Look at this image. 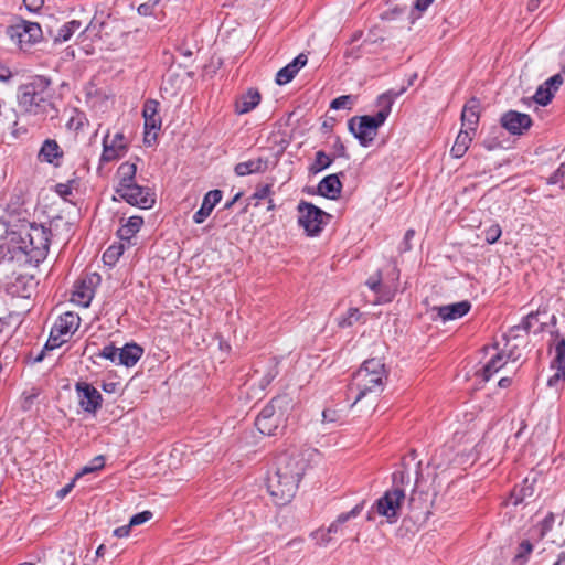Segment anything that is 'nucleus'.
I'll return each instance as SVG.
<instances>
[{
  "label": "nucleus",
  "mask_w": 565,
  "mask_h": 565,
  "mask_svg": "<svg viewBox=\"0 0 565 565\" xmlns=\"http://www.w3.org/2000/svg\"><path fill=\"white\" fill-rule=\"evenodd\" d=\"M316 455V450L306 449L282 454L277 458L276 470L267 479V489L277 504H286L294 498Z\"/></svg>",
  "instance_id": "f257e3e1"
},
{
  "label": "nucleus",
  "mask_w": 565,
  "mask_h": 565,
  "mask_svg": "<svg viewBox=\"0 0 565 565\" xmlns=\"http://www.w3.org/2000/svg\"><path fill=\"white\" fill-rule=\"evenodd\" d=\"M54 90L50 77L31 76L18 88V105L21 111L41 119L54 118L57 109L53 103Z\"/></svg>",
  "instance_id": "f03ea898"
},
{
  "label": "nucleus",
  "mask_w": 565,
  "mask_h": 565,
  "mask_svg": "<svg viewBox=\"0 0 565 565\" xmlns=\"http://www.w3.org/2000/svg\"><path fill=\"white\" fill-rule=\"evenodd\" d=\"M9 252L12 257L18 254L24 257V263H40L49 252L50 231L43 225L22 223L18 230L8 231Z\"/></svg>",
  "instance_id": "7ed1b4c3"
},
{
  "label": "nucleus",
  "mask_w": 565,
  "mask_h": 565,
  "mask_svg": "<svg viewBox=\"0 0 565 565\" xmlns=\"http://www.w3.org/2000/svg\"><path fill=\"white\" fill-rule=\"evenodd\" d=\"M404 92L405 88H402L397 93L387 92L381 95L377 99L381 109L374 116H355L348 121L349 130L359 140L361 146L369 147L373 142L379 128L385 122L391 113L394 98L398 97Z\"/></svg>",
  "instance_id": "20e7f679"
},
{
  "label": "nucleus",
  "mask_w": 565,
  "mask_h": 565,
  "mask_svg": "<svg viewBox=\"0 0 565 565\" xmlns=\"http://www.w3.org/2000/svg\"><path fill=\"white\" fill-rule=\"evenodd\" d=\"M387 380V371L381 359L372 358L365 360L354 373L349 385V395L353 396L355 405L369 393H381Z\"/></svg>",
  "instance_id": "39448f33"
},
{
  "label": "nucleus",
  "mask_w": 565,
  "mask_h": 565,
  "mask_svg": "<svg viewBox=\"0 0 565 565\" xmlns=\"http://www.w3.org/2000/svg\"><path fill=\"white\" fill-rule=\"evenodd\" d=\"M79 323L81 318L77 313L67 311L61 315L54 322L43 350L34 358V362H41L47 351L57 349L67 342L78 329Z\"/></svg>",
  "instance_id": "423d86ee"
},
{
  "label": "nucleus",
  "mask_w": 565,
  "mask_h": 565,
  "mask_svg": "<svg viewBox=\"0 0 565 565\" xmlns=\"http://www.w3.org/2000/svg\"><path fill=\"white\" fill-rule=\"evenodd\" d=\"M288 402L284 397L273 398L259 413L255 420L257 429L268 436H274L284 427L285 409Z\"/></svg>",
  "instance_id": "0eeeda50"
},
{
  "label": "nucleus",
  "mask_w": 565,
  "mask_h": 565,
  "mask_svg": "<svg viewBox=\"0 0 565 565\" xmlns=\"http://www.w3.org/2000/svg\"><path fill=\"white\" fill-rule=\"evenodd\" d=\"M10 40L23 51L40 42L43 32L39 23L26 20H18L7 29Z\"/></svg>",
  "instance_id": "6e6552de"
},
{
  "label": "nucleus",
  "mask_w": 565,
  "mask_h": 565,
  "mask_svg": "<svg viewBox=\"0 0 565 565\" xmlns=\"http://www.w3.org/2000/svg\"><path fill=\"white\" fill-rule=\"evenodd\" d=\"M298 213V223L309 236L318 235L330 218L328 213L305 201L299 203Z\"/></svg>",
  "instance_id": "1a4fd4ad"
},
{
  "label": "nucleus",
  "mask_w": 565,
  "mask_h": 565,
  "mask_svg": "<svg viewBox=\"0 0 565 565\" xmlns=\"http://www.w3.org/2000/svg\"><path fill=\"white\" fill-rule=\"evenodd\" d=\"M404 499V490L398 487H394L393 489L385 491V493L376 500L373 505V510L377 514L386 518L387 522L394 523L399 516V510Z\"/></svg>",
  "instance_id": "9d476101"
},
{
  "label": "nucleus",
  "mask_w": 565,
  "mask_h": 565,
  "mask_svg": "<svg viewBox=\"0 0 565 565\" xmlns=\"http://www.w3.org/2000/svg\"><path fill=\"white\" fill-rule=\"evenodd\" d=\"M118 195L127 203L140 209H151L156 202V195L150 188L134 183L127 189L118 193Z\"/></svg>",
  "instance_id": "9b49d317"
},
{
  "label": "nucleus",
  "mask_w": 565,
  "mask_h": 565,
  "mask_svg": "<svg viewBox=\"0 0 565 565\" xmlns=\"http://www.w3.org/2000/svg\"><path fill=\"white\" fill-rule=\"evenodd\" d=\"M159 103L157 100H147L143 106L145 119V142L150 145L157 139L158 131L161 128V118L158 114Z\"/></svg>",
  "instance_id": "f8f14e48"
},
{
  "label": "nucleus",
  "mask_w": 565,
  "mask_h": 565,
  "mask_svg": "<svg viewBox=\"0 0 565 565\" xmlns=\"http://www.w3.org/2000/svg\"><path fill=\"white\" fill-rule=\"evenodd\" d=\"M79 406L87 413L95 414L102 406V394L89 383H76Z\"/></svg>",
  "instance_id": "ddd939ff"
},
{
  "label": "nucleus",
  "mask_w": 565,
  "mask_h": 565,
  "mask_svg": "<svg viewBox=\"0 0 565 565\" xmlns=\"http://www.w3.org/2000/svg\"><path fill=\"white\" fill-rule=\"evenodd\" d=\"M125 137L121 132H116L111 138L107 134L103 139V153L100 160L110 162L119 159L126 151Z\"/></svg>",
  "instance_id": "4468645a"
},
{
  "label": "nucleus",
  "mask_w": 565,
  "mask_h": 565,
  "mask_svg": "<svg viewBox=\"0 0 565 565\" xmlns=\"http://www.w3.org/2000/svg\"><path fill=\"white\" fill-rule=\"evenodd\" d=\"M501 124L510 134L521 135L531 127L532 119L526 114L509 110L501 117Z\"/></svg>",
  "instance_id": "2eb2a0df"
},
{
  "label": "nucleus",
  "mask_w": 565,
  "mask_h": 565,
  "mask_svg": "<svg viewBox=\"0 0 565 565\" xmlns=\"http://www.w3.org/2000/svg\"><path fill=\"white\" fill-rule=\"evenodd\" d=\"M471 309V303L468 300H462L455 303L445 306L433 307L431 311H436L437 316L444 321H451L459 319L467 315Z\"/></svg>",
  "instance_id": "dca6fc26"
},
{
  "label": "nucleus",
  "mask_w": 565,
  "mask_h": 565,
  "mask_svg": "<svg viewBox=\"0 0 565 565\" xmlns=\"http://www.w3.org/2000/svg\"><path fill=\"white\" fill-rule=\"evenodd\" d=\"M556 356L552 362V369H555L556 372L552 375L547 385L551 387L557 386L558 382L565 381V339L562 338L555 345Z\"/></svg>",
  "instance_id": "f3484780"
},
{
  "label": "nucleus",
  "mask_w": 565,
  "mask_h": 565,
  "mask_svg": "<svg viewBox=\"0 0 565 565\" xmlns=\"http://www.w3.org/2000/svg\"><path fill=\"white\" fill-rule=\"evenodd\" d=\"M308 57L306 54L300 53L289 64L280 68L276 74V83L278 85L288 84L294 79L298 72L307 64Z\"/></svg>",
  "instance_id": "a211bd4d"
},
{
  "label": "nucleus",
  "mask_w": 565,
  "mask_h": 565,
  "mask_svg": "<svg viewBox=\"0 0 565 565\" xmlns=\"http://www.w3.org/2000/svg\"><path fill=\"white\" fill-rule=\"evenodd\" d=\"M223 193L221 190H211L204 198L201 207L193 215L195 224H202L212 213L213 209L222 200Z\"/></svg>",
  "instance_id": "6ab92c4d"
},
{
  "label": "nucleus",
  "mask_w": 565,
  "mask_h": 565,
  "mask_svg": "<svg viewBox=\"0 0 565 565\" xmlns=\"http://www.w3.org/2000/svg\"><path fill=\"white\" fill-rule=\"evenodd\" d=\"M269 166L268 158H252L247 161L239 162L235 166L234 172L238 177H246L254 173H264Z\"/></svg>",
  "instance_id": "aec40b11"
},
{
  "label": "nucleus",
  "mask_w": 565,
  "mask_h": 565,
  "mask_svg": "<svg viewBox=\"0 0 565 565\" xmlns=\"http://www.w3.org/2000/svg\"><path fill=\"white\" fill-rule=\"evenodd\" d=\"M143 349L136 343H128L117 350V365L134 366L142 356Z\"/></svg>",
  "instance_id": "412c9836"
},
{
  "label": "nucleus",
  "mask_w": 565,
  "mask_h": 565,
  "mask_svg": "<svg viewBox=\"0 0 565 565\" xmlns=\"http://www.w3.org/2000/svg\"><path fill=\"white\" fill-rule=\"evenodd\" d=\"M367 287L377 295V302H388L392 300L396 286L382 282L381 275L371 276L366 281Z\"/></svg>",
  "instance_id": "4be33fe9"
},
{
  "label": "nucleus",
  "mask_w": 565,
  "mask_h": 565,
  "mask_svg": "<svg viewBox=\"0 0 565 565\" xmlns=\"http://www.w3.org/2000/svg\"><path fill=\"white\" fill-rule=\"evenodd\" d=\"M94 297L93 279L78 281L72 294V301L82 307H88Z\"/></svg>",
  "instance_id": "5701e85b"
},
{
  "label": "nucleus",
  "mask_w": 565,
  "mask_h": 565,
  "mask_svg": "<svg viewBox=\"0 0 565 565\" xmlns=\"http://www.w3.org/2000/svg\"><path fill=\"white\" fill-rule=\"evenodd\" d=\"M479 109L480 103L477 98H471L467 102L461 113L462 126L466 127L465 130L475 132L479 121Z\"/></svg>",
  "instance_id": "b1692460"
},
{
  "label": "nucleus",
  "mask_w": 565,
  "mask_h": 565,
  "mask_svg": "<svg viewBox=\"0 0 565 565\" xmlns=\"http://www.w3.org/2000/svg\"><path fill=\"white\" fill-rule=\"evenodd\" d=\"M342 183L338 174L327 175L318 184L319 194L331 200H334L340 195Z\"/></svg>",
  "instance_id": "393cba45"
},
{
  "label": "nucleus",
  "mask_w": 565,
  "mask_h": 565,
  "mask_svg": "<svg viewBox=\"0 0 565 565\" xmlns=\"http://www.w3.org/2000/svg\"><path fill=\"white\" fill-rule=\"evenodd\" d=\"M137 173V167L131 162H124L118 167L117 177H118V185L116 186V193H120L129 185H132L135 182Z\"/></svg>",
  "instance_id": "a878e982"
},
{
  "label": "nucleus",
  "mask_w": 565,
  "mask_h": 565,
  "mask_svg": "<svg viewBox=\"0 0 565 565\" xmlns=\"http://www.w3.org/2000/svg\"><path fill=\"white\" fill-rule=\"evenodd\" d=\"M63 151L61 150L58 143L55 140L46 139L39 152V158L41 161H45L53 164H58L56 161L62 158Z\"/></svg>",
  "instance_id": "bb28decb"
},
{
  "label": "nucleus",
  "mask_w": 565,
  "mask_h": 565,
  "mask_svg": "<svg viewBox=\"0 0 565 565\" xmlns=\"http://www.w3.org/2000/svg\"><path fill=\"white\" fill-rule=\"evenodd\" d=\"M142 224L143 218L141 216H130L117 231L119 239L129 242L140 231Z\"/></svg>",
  "instance_id": "cd10ccee"
},
{
  "label": "nucleus",
  "mask_w": 565,
  "mask_h": 565,
  "mask_svg": "<svg viewBox=\"0 0 565 565\" xmlns=\"http://www.w3.org/2000/svg\"><path fill=\"white\" fill-rule=\"evenodd\" d=\"M260 102V94L256 89H248L247 93L242 95L236 102V113L247 114L253 110Z\"/></svg>",
  "instance_id": "c85d7f7f"
},
{
  "label": "nucleus",
  "mask_w": 565,
  "mask_h": 565,
  "mask_svg": "<svg viewBox=\"0 0 565 565\" xmlns=\"http://www.w3.org/2000/svg\"><path fill=\"white\" fill-rule=\"evenodd\" d=\"M507 361L508 356L501 352L492 356L482 369L481 376L483 381H489L493 374L505 365Z\"/></svg>",
  "instance_id": "c756f323"
},
{
  "label": "nucleus",
  "mask_w": 565,
  "mask_h": 565,
  "mask_svg": "<svg viewBox=\"0 0 565 565\" xmlns=\"http://www.w3.org/2000/svg\"><path fill=\"white\" fill-rule=\"evenodd\" d=\"M471 132L472 131H468V130H463V129L459 131V134L455 140V143L451 148V154L455 158H461L467 152V150L472 141Z\"/></svg>",
  "instance_id": "7c9ffc66"
},
{
  "label": "nucleus",
  "mask_w": 565,
  "mask_h": 565,
  "mask_svg": "<svg viewBox=\"0 0 565 565\" xmlns=\"http://www.w3.org/2000/svg\"><path fill=\"white\" fill-rule=\"evenodd\" d=\"M362 508L360 505H355L351 511L341 513L334 522H332L328 530L330 534H338L342 532V526L350 519L355 518L360 514Z\"/></svg>",
  "instance_id": "2f4dec72"
},
{
  "label": "nucleus",
  "mask_w": 565,
  "mask_h": 565,
  "mask_svg": "<svg viewBox=\"0 0 565 565\" xmlns=\"http://www.w3.org/2000/svg\"><path fill=\"white\" fill-rule=\"evenodd\" d=\"M82 23L77 20H72L60 28L57 34L54 36V42H66L68 41L75 31L81 29Z\"/></svg>",
  "instance_id": "473e14b6"
},
{
  "label": "nucleus",
  "mask_w": 565,
  "mask_h": 565,
  "mask_svg": "<svg viewBox=\"0 0 565 565\" xmlns=\"http://www.w3.org/2000/svg\"><path fill=\"white\" fill-rule=\"evenodd\" d=\"M333 159L327 154L324 151L319 150L316 152V158L313 163L310 167V171L312 173H318L327 168H329L332 163Z\"/></svg>",
  "instance_id": "72a5a7b5"
},
{
  "label": "nucleus",
  "mask_w": 565,
  "mask_h": 565,
  "mask_svg": "<svg viewBox=\"0 0 565 565\" xmlns=\"http://www.w3.org/2000/svg\"><path fill=\"white\" fill-rule=\"evenodd\" d=\"M124 253V245L120 244L118 246L116 245H111L109 246L106 252L104 253L103 255V259L106 264H115L118 258L120 257V255H122Z\"/></svg>",
  "instance_id": "f704fd0d"
},
{
  "label": "nucleus",
  "mask_w": 565,
  "mask_h": 565,
  "mask_svg": "<svg viewBox=\"0 0 565 565\" xmlns=\"http://www.w3.org/2000/svg\"><path fill=\"white\" fill-rule=\"evenodd\" d=\"M552 89L544 86H540L534 95L535 102L542 106H546L552 100Z\"/></svg>",
  "instance_id": "c9c22d12"
},
{
  "label": "nucleus",
  "mask_w": 565,
  "mask_h": 565,
  "mask_svg": "<svg viewBox=\"0 0 565 565\" xmlns=\"http://www.w3.org/2000/svg\"><path fill=\"white\" fill-rule=\"evenodd\" d=\"M104 465H105L104 457L103 456H97L87 466H85L82 469L81 473L76 475L75 479L78 478L82 475H87V473L97 471V470L102 469L104 467Z\"/></svg>",
  "instance_id": "e433bc0d"
},
{
  "label": "nucleus",
  "mask_w": 565,
  "mask_h": 565,
  "mask_svg": "<svg viewBox=\"0 0 565 565\" xmlns=\"http://www.w3.org/2000/svg\"><path fill=\"white\" fill-rule=\"evenodd\" d=\"M501 234H502V230L499 224H492L491 226L486 228L483 232L484 239L489 244H494L495 242H498Z\"/></svg>",
  "instance_id": "4c0bfd02"
},
{
  "label": "nucleus",
  "mask_w": 565,
  "mask_h": 565,
  "mask_svg": "<svg viewBox=\"0 0 565 565\" xmlns=\"http://www.w3.org/2000/svg\"><path fill=\"white\" fill-rule=\"evenodd\" d=\"M354 97L351 95H342L337 97L331 103L332 109H350L353 104Z\"/></svg>",
  "instance_id": "58836bf2"
},
{
  "label": "nucleus",
  "mask_w": 565,
  "mask_h": 565,
  "mask_svg": "<svg viewBox=\"0 0 565 565\" xmlns=\"http://www.w3.org/2000/svg\"><path fill=\"white\" fill-rule=\"evenodd\" d=\"M38 396L39 392L35 388H33L30 393H24L21 402L22 409L30 411Z\"/></svg>",
  "instance_id": "ea45409f"
},
{
  "label": "nucleus",
  "mask_w": 565,
  "mask_h": 565,
  "mask_svg": "<svg viewBox=\"0 0 565 565\" xmlns=\"http://www.w3.org/2000/svg\"><path fill=\"white\" fill-rule=\"evenodd\" d=\"M151 518H152V512H150V511H142L140 513L135 514L130 519L129 526L134 527V526H137V525H141V524L146 523L147 521H149Z\"/></svg>",
  "instance_id": "a19ab883"
},
{
  "label": "nucleus",
  "mask_w": 565,
  "mask_h": 565,
  "mask_svg": "<svg viewBox=\"0 0 565 565\" xmlns=\"http://www.w3.org/2000/svg\"><path fill=\"white\" fill-rule=\"evenodd\" d=\"M313 539L317 540V543L321 546H326L331 541V534L329 533V530H317L312 533Z\"/></svg>",
  "instance_id": "79ce46f5"
},
{
  "label": "nucleus",
  "mask_w": 565,
  "mask_h": 565,
  "mask_svg": "<svg viewBox=\"0 0 565 565\" xmlns=\"http://www.w3.org/2000/svg\"><path fill=\"white\" fill-rule=\"evenodd\" d=\"M359 310L356 308H351L349 309L348 311V316L342 318L339 322V324L341 327H349L351 326L354 321H356L359 319Z\"/></svg>",
  "instance_id": "37998d69"
},
{
  "label": "nucleus",
  "mask_w": 565,
  "mask_h": 565,
  "mask_svg": "<svg viewBox=\"0 0 565 565\" xmlns=\"http://www.w3.org/2000/svg\"><path fill=\"white\" fill-rule=\"evenodd\" d=\"M117 350L118 348L114 345H106L102 352L99 353V356L110 360L113 363L116 364L117 362Z\"/></svg>",
  "instance_id": "c03bdc74"
},
{
  "label": "nucleus",
  "mask_w": 565,
  "mask_h": 565,
  "mask_svg": "<svg viewBox=\"0 0 565 565\" xmlns=\"http://www.w3.org/2000/svg\"><path fill=\"white\" fill-rule=\"evenodd\" d=\"M565 177V164H561L556 171L553 172V174L548 178L550 184H556L561 181H563Z\"/></svg>",
  "instance_id": "a18cd8bd"
},
{
  "label": "nucleus",
  "mask_w": 565,
  "mask_h": 565,
  "mask_svg": "<svg viewBox=\"0 0 565 565\" xmlns=\"http://www.w3.org/2000/svg\"><path fill=\"white\" fill-rule=\"evenodd\" d=\"M532 551H533V545L531 544V542L527 540H524L519 545V553L516 556L519 558L526 557L529 554H531Z\"/></svg>",
  "instance_id": "49530a36"
},
{
  "label": "nucleus",
  "mask_w": 565,
  "mask_h": 565,
  "mask_svg": "<svg viewBox=\"0 0 565 565\" xmlns=\"http://www.w3.org/2000/svg\"><path fill=\"white\" fill-rule=\"evenodd\" d=\"M415 236V231L414 230H408L406 231L405 235H404V239L401 244V247L399 249L402 252H407L412 248V245H411V241L413 239V237Z\"/></svg>",
  "instance_id": "de8ad7c7"
},
{
  "label": "nucleus",
  "mask_w": 565,
  "mask_h": 565,
  "mask_svg": "<svg viewBox=\"0 0 565 565\" xmlns=\"http://www.w3.org/2000/svg\"><path fill=\"white\" fill-rule=\"evenodd\" d=\"M554 523V515L553 513H550L544 518V520L541 523V536L545 534L546 531H550Z\"/></svg>",
  "instance_id": "09e8293b"
},
{
  "label": "nucleus",
  "mask_w": 565,
  "mask_h": 565,
  "mask_svg": "<svg viewBox=\"0 0 565 565\" xmlns=\"http://www.w3.org/2000/svg\"><path fill=\"white\" fill-rule=\"evenodd\" d=\"M339 419V414L334 409H324L322 412V420L324 423H334Z\"/></svg>",
  "instance_id": "8fccbe9b"
},
{
  "label": "nucleus",
  "mask_w": 565,
  "mask_h": 565,
  "mask_svg": "<svg viewBox=\"0 0 565 565\" xmlns=\"http://www.w3.org/2000/svg\"><path fill=\"white\" fill-rule=\"evenodd\" d=\"M23 3L29 11L35 12L42 8L44 0H23Z\"/></svg>",
  "instance_id": "3c124183"
},
{
  "label": "nucleus",
  "mask_w": 565,
  "mask_h": 565,
  "mask_svg": "<svg viewBox=\"0 0 565 565\" xmlns=\"http://www.w3.org/2000/svg\"><path fill=\"white\" fill-rule=\"evenodd\" d=\"M562 83H563L562 75L555 74L545 82V85H546V87H550V88L553 87L554 89H557L558 86L562 85Z\"/></svg>",
  "instance_id": "603ef678"
},
{
  "label": "nucleus",
  "mask_w": 565,
  "mask_h": 565,
  "mask_svg": "<svg viewBox=\"0 0 565 565\" xmlns=\"http://www.w3.org/2000/svg\"><path fill=\"white\" fill-rule=\"evenodd\" d=\"M131 526H129V523L124 526H119L114 530V535L117 537H126L129 535Z\"/></svg>",
  "instance_id": "864d4df0"
},
{
  "label": "nucleus",
  "mask_w": 565,
  "mask_h": 565,
  "mask_svg": "<svg viewBox=\"0 0 565 565\" xmlns=\"http://www.w3.org/2000/svg\"><path fill=\"white\" fill-rule=\"evenodd\" d=\"M270 191H271L270 190V185H264V186H262V188L256 190L255 198H257V199H265V198H267L269 195Z\"/></svg>",
  "instance_id": "5fc2aeb1"
},
{
  "label": "nucleus",
  "mask_w": 565,
  "mask_h": 565,
  "mask_svg": "<svg viewBox=\"0 0 565 565\" xmlns=\"http://www.w3.org/2000/svg\"><path fill=\"white\" fill-rule=\"evenodd\" d=\"M536 318V313L534 312H531L529 313L522 321V328L525 330V331H530L531 327H532V319H535Z\"/></svg>",
  "instance_id": "6e6d98bb"
},
{
  "label": "nucleus",
  "mask_w": 565,
  "mask_h": 565,
  "mask_svg": "<svg viewBox=\"0 0 565 565\" xmlns=\"http://www.w3.org/2000/svg\"><path fill=\"white\" fill-rule=\"evenodd\" d=\"M56 192L64 199H66L67 195L71 194V189L66 184H57L56 185Z\"/></svg>",
  "instance_id": "4d7b16f0"
},
{
  "label": "nucleus",
  "mask_w": 565,
  "mask_h": 565,
  "mask_svg": "<svg viewBox=\"0 0 565 565\" xmlns=\"http://www.w3.org/2000/svg\"><path fill=\"white\" fill-rule=\"evenodd\" d=\"M74 482H75V479L71 483L66 484L61 490H58L57 495L62 499L65 498L73 489Z\"/></svg>",
  "instance_id": "13d9d810"
},
{
  "label": "nucleus",
  "mask_w": 565,
  "mask_h": 565,
  "mask_svg": "<svg viewBox=\"0 0 565 565\" xmlns=\"http://www.w3.org/2000/svg\"><path fill=\"white\" fill-rule=\"evenodd\" d=\"M434 0H416L415 8L425 11Z\"/></svg>",
  "instance_id": "bf43d9fd"
},
{
  "label": "nucleus",
  "mask_w": 565,
  "mask_h": 565,
  "mask_svg": "<svg viewBox=\"0 0 565 565\" xmlns=\"http://www.w3.org/2000/svg\"><path fill=\"white\" fill-rule=\"evenodd\" d=\"M335 151H337L338 156L347 157L345 147L339 141L335 145Z\"/></svg>",
  "instance_id": "052dcab7"
},
{
  "label": "nucleus",
  "mask_w": 565,
  "mask_h": 565,
  "mask_svg": "<svg viewBox=\"0 0 565 565\" xmlns=\"http://www.w3.org/2000/svg\"><path fill=\"white\" fill-rule=\"evenodd\" d=\"M540 2H541L540 0H530L529 3H527V9L530 11L536 10L539 8V6H540Z\"/></svg>",
  "instance_id": "680f3d73"
},
{
  "label": "nucleus",
  "mask_w": 565,
  "mask_h": 565,
  "mask_svg": "<svg viewBox=\"0 0 565 565\" xmlns=\"http://www.w3.org/2000/svg\"><path fill=\"white\" fill-rule=\"evenodd\" d=\"M403 482L404 481V471H397L393 475V481L394 483H397V481Z\"/></svg>",
  "instance_id": "e2e57ef3"
},
{
  "label": "nucleus",
  "mask_w": 565,
  "mask_h": 565,
  "mask_svg": "<svg viewBox=\"0 0 565 565\" xmlns=\"http://www.w3.org/2000/svg\"><path fill=\"white\" fill-rule=\"evenodd\" d=\"M239 196H241V193H237L231 201L225 203L224 209L230 210L234 205V203L238 200Z\"/></svg>",
  "instance_id": "0e129e2a"
},
{
  "label": "nucleus",
  "mask_w": 565,
  "mask_h": 565,
  "mask_svg": "<svg viewBox=\"0 0 565 565\" xmlns=\"http://www.w3.org/2000/svg\"><path fill=\"white\" fill-rule=\"evenodd\" d=\"M510 384H511V379L510 377H502L499 381V386L500 387H508V386H510Z\"/></svg>",
  "instance_id": "69168bd1"
},
{
  "label": "nucleus",
  "mask_w": 565,
  "mask_h": 565,
  "mask_svg": "<svg viewBox=\"0 0 565 565\" xmlns=\"http://www.w3.org/2000/svg\"><path fill=\"white\" fill-rule=\"evenodd\" d=\"M105 550H106V547L104 544L99 545L98 548L96 550V556L102 557L105 553Z\"/></svg>",
  "instance_id": "338daca9"
},
{
  "label": "nucleus",
  "mask_w": 565,
  "mask_h": 565,
  "mask_svg": "<svg viewBox=\"0 0 565 565\" xmlns=\"http://www.w3.org/2000/svg\"><path fill=\"white\" fill-rule=\"evenodd\" d=\"M554 565H565V555L562 554Z\"/></svg>",
  "instance_id": "774afa93"
}]
</instances>
